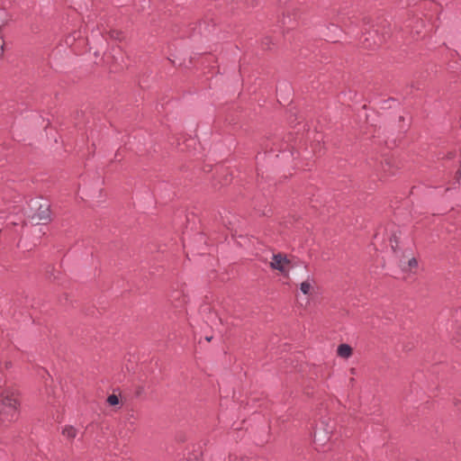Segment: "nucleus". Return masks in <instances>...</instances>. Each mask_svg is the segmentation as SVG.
I'll list each match as a JSON object with an SVG mask.
<instances>
[{
  "label": "nucleus",
  "instance_id": "obj_1",
  "mask_svg": "<svg viewBox=\"0 0 461 461\" xmlns=\"http://www.w3.org/2000/svg\"><path fill=\"white\" fill-rule=\"evenodd\" d=\"M19 399L15 392L6 390L0 395V418L4 421L16 419L19 410Z\"/></svg>",
  "mask_w": 461,
  "mask_h": 461
},
{
  "label": "nucleus",
  "instance_id": "obj_2",
  "mask_svg": "<svg viewBox=\"0 0 461 461\" xmlns=\"http://www.w3.org/2000/svg\"><path fill=\"white\" fill-rule=\"evenodd\" d=\"M30 208L32 211L30 217L36 224L50 220V205L48 201L39 199L32 200Z\"/></svg>",
  "mask_w": 461,
  "mask_h": 461
},
{
  "label": "nucleus",
  "instance_id": "obj_3",
  "mask_svg": "<svg viewBox=\"0 0 461 461\" xmlns=\"http://www.w3.org/2000/svg\"><path fill=\"white\" fill-rule=\"evenodd\" d=\"M269 266L271 269L278 271L285 277L289 276V271L293 267L290 259L282 253L274 254Z\"/></svg>",
  "mask_w": 461,
  "mask_h": 461
},
{
  "label": "nucleus",
  "instance_id": "obj_4",
  "mask_svg": "<svg viewBox=\"0 0 461 461\" xmlns=\"http://www.w3.org/2000/svg\"><path fill=\"white\" fill-rule=\"evenodd\" d=\"M315 282L312 279H307L301 283L300 290L303 294L310 295L314 292Z\"/></svg>",
  "mask_w": 461,
  "mask_h": 461
},
{
  "label": "nucleus",
  "instance_id": "obj_5",
  "mask_svg": "<svg viewBox=\"0 0 461 461\" xmlns=\"http://www.w3.org/2000/svg\"><path fill=\"white\" fill-rule=\"evenodd\" d=\"M337 354L339 357L348 359L352 356L353 349L348 344H340L337 348Z\"/></svg>",
  "mask_w": 461,
  "mask_h": 461
},
{
  "label": "nucleus",
  "instance_id": "obj_6",
  "mask_svg": "<svg viewBox=\"0 0 461 461\" xmlns=\"http://www.w3.org/2000/svg\"><path fill=\"white\" fill-rule=\"evenodd\" d=\"M402 267L405 271H411L418 267V261L415 258H411L407 262H402Z\"/></svg>",
  "mask_w": 461,
  "mask_h": 461
},
{
  "label": "nucleus",
  "instance_id": "obj_7",
  "mask_svg": "<svg viewBox=\"0 0 461 461\" xmlns=\"http://www.w3.org/2000/svg\"><path fill=\"white\" fill-rule=\"evenodd\" d=\"M63 435L68 438H74L77 436V430L71 426L64 428L62 431Z\"/></svg>",
  "mask_w": 461,
  "mask_h": 461
},
{
  "label": "nucleus",
  "instance_id": "obj_8",
  "mask_svg": "<svg viewBox=\"0 0 461 461\" xmlns=\"http://www.w3.org/2000/svg\"><path fill=\"white\" fill-rule=\"evenodd\" d=\"M107 402L112 405V406H114V405H117L120 403V400H119V397L115 394H111L108 396L107 398Z\"/></svg>",
  "mask_w": 461,
  "mask_h": 461
},
{
  "label": "nucleus",
  "instance_id": "obj_9",
  "mask_svg": "<svg viewBox=\"0 0 461 461\" xmlns=\"http://www.w3.org/2000/svg\"><path fill=\"white\" fill-rule=\"evenodd\" d=\"M181 298H183V294L181 292H177V293H172L170 295H169V300L171 302H173L174 300H177L179 301Z\"/></svg>",
  "mask_w": 461,
  "mask_h": 461
},
{
  "label": "nucleus",
  "instance_id": "obj_10",
  "mask_svg": "<svg viewBox=\"0 0 461 461\" xmlns=\"http://www.w3.org/2000/svg\"><path fill=\"white\" fill-rule=\"evenodd\" d=\"M112 38L119 39V33L117 32L116 35L112 34Z\"/></svg>",
  "mask_w": 461,
  "mask_h": 461
},
{
  "label": "nucleus",
  "instance_id": "obj_11",
  "mask_svg": "<svg viewBox=\"0 0 461 461\" xmlns=\"http://www.w3.org/2000/svg\"><path fill=\"white\" fill-rule=\"evenodd\" d=\"M3 53H4V49L0 48V57L3 55Z\"/></svg>",
  "mask_w": 461,
  "mask_h": 461
},
{
  "label": "nucleus",
  "instance_id": "obj_12",
  "mask_svg": "<svg viewBox=\"0 0 461 461\" xmlns=\"http://www.w3.org/2000/svg\"><path fill=\"white\" fill-rule=\"evenodd\" d=\"M183 303V301L179 302V303L176 304V307H178Z\"/></svg>",
  "mask_w": 461,
  "mask_h": 461
},
{
  "label": "nucleus",
  "instance_id": "obj_13",
  "mask_svg": "<svg viewBox=\"0 0 461 461\" xmlns=\"http://www.w3.org/2000/svg\"><path fill=\"white\" fill-rule=\"evenodd\" d=\"M350 371H351L352 374H354L355 373V368H352Z\"/></svg>",
  "mask_w": 461,
  "mask_h": 461
}]
</instances>
